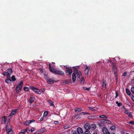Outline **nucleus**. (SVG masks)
<instances>
[{
    "instance_id": "c85d7f7f",
    "label": "nucleus",
    "mask_w": 134,
    "mask_h": 134,
    "mask_svg": "<svg viewBox=\"0 0 134 134\" xmlns=\"http://www.w3.org/2000/svg\"><path fill=\"white\" fill-rule=\"evenodd\" d=\"M30 88L25 86L24 87V90L26 92H27L30 90Z\"/></svg>"
},
{
    "instance_id": "ea45409f",
    "label": "nucleus",
    "mask_w": 134,
    "mask_h": 134,
    "mask_svg": "<svg viewBox=\"0 0 134 134\" xmlns=\"http://www.w3.org/2000/svg\"><path fill=\"white\" fill-rule=\"evenodd\" d=\"M85 134H91L90 132V131L88 130H86L84 132Z\"/></svg>"
},
{
    "instance_id": "6e6d98bb",
    "label": "nucleus",
    "mask_w": 134,
    "mask_h": 134,
    "mask_svg": "<svg viewBox=\"0 0 134 134\" xmlns=\"http://www.w3.org/2000/svg\"><path fill=\"white\" fill-rule=\"evenodd\" d=\"M44 117L43 116L42 117H41L40 119V121H43V120L44 119Z\"/></svg>"
},
{
    "instance_id": "4d7b16f0",
    "label": "nucleus",
    "mask_w": 134,
    "mask_h": 134,
    "mask_svg": "<svg viewBox=\"0 0 134 134\" xmlns=\"http://www.w3.org/2000/svg\"><path fill=\"white\" fill-rule=\"evenodd\" d=\"M114 72V75H118V73H117V71H115V72Z\"/></svg>"
},
{
    "instance_id": "6ab92c4d",
    "label": "nucleus",
    "mask_w": 134,
    "mask_h": 134,
    "mask_svg": "<svg viewBox=\"0 0 134 134\" xmlns=\"http://www.w3.org/2000/svg\"><path fill=\"white\" fill-rule=\"evenodd\" d=\"M90 129H91L92 130H94L95 129L96 127V125L95 124H93L91 125H90Z\"/></svg>"
},
{
    "instance_id": "1a4fd4ad",
    "label": "nucleus",
    "mask_w": 134,
    "mask_h": 134,
    "mask_svg": "<svg viewBox=\"0 0 134 134\" xmlns=\"http://www.w3.org/2000/svg\"><path fill=\"white\" fill-rule=\"evenodd\" d=\"M7 121V118L5 116H4L2 117L1 120L2 123L5 124Z\"/></svg>"
},
{
    "instance_id": "49530a36",
    "label": "nucleus",
    "mask_w": 134,
    "mask_h": 134,
    "mask_svg": "<svg viewBox=\"0 0 134 134\" xmlns=\"http://www.w3.org/2000/svg\"><path fill=\"white\" fill-rule=\"evenodd\" d=\"M112 67H114V66H116V63L114 62H113L112 63Z\"/></svg>"
},
{
    "instance_id": "b1692460",
    "label": "nucleus",
    "mask_w": 134,
    "mask_h": 134,
    "mask_svg": "<svg viewBox=\"0 0 134 134\" xmlns=\"http://www.w3.org/2000/svg\"><path fill=\"white\" fill-rule=\"evenodd\" d=\"M75 110L76 112H77L81 111H82V109L81 108H76L75 109Z\"/></svg>"
},
{
    "instance_id": "de8ad7c7",
    "label": "nucleus",
    "mask_w": 134,
    "mask_h": 134,
    "mask_svg": "<svg viewBox=\"0 0 134 134\" xmlns=\"http://www.w3.org/2000/svg\"><path fill=\"white\" fill-rule=\"evenodd\" d=\"M115 94L116 96L115 97V98H116L118 95V93L117 91H115Z\"/></svg>"
},
{
    "instance_id": "6e6552de",
    "label": "nucleus",
    "mask_w": 134,
    "mask_h": 134,
    "mask_svg": "<svg viewBox=\"0 0 134 134\" xmlns=\"http://www.w3.org/2000/svg\"><path fill=\"white\" fill-rule=\"evenodd\" d=\"M86 68L85 70V75H87V76L88 75V72L89 70H90V67L87 66H86Z\"/></svg>"
},
{
    "instance_id": "39448f33",
    "label": "nucleus",
    "mask_w": 134,
    "mask_h": 134,
    "mask_svg": "<svg viewBox=\"0 0 134 134\" xmlns=\"http://www.w3.org/2000/svg\"><path fill=\"white\" fill-rule=\"evenodd\" d=\"M77 131H75L73 134H84L82 129L80 127L77 128Z\"/></svg>"
},
{
    "instance_id": "338daca9",
    "label": "nucleus",
    "mask_w": 134,
    "mask_h": 134,
    "mask_svg": "<svg viewBox=\"0 0 134 134\" xmlns=\"http://www.w3.org/2000/svg\"><path fill=\"white\" fill-rule=\"evenodd\" d=\"M68 127L67 126H65L64 127V129H66Z\"/></svg>"
},
{
    "instance_id": "2f4dec72",
    "label": "nucleus",
    "mask_w": 134,
    "mask_h": 134,
    "mask_svg": "<svg viewBox=\"0 0 134 134\" xmlns=\"http://www.w3.org/2000/svg\"><path fill=\"white\" fill-rule=\"evenodd\" d=\"M99 117L100 118H105V119H107V116L104 115H100L99 116Z\"/></svg>"
},
{
    "instance_id": "412c9836",
    "label": "nucleus",
    "mask_w": 134,
    "mask_h": 134,
    "mask_svg": "<svg viewBox=\"0 0 134 134\" xmlns=\"http://www.w3.org/2000/svg\"><path fill=\"white\" fill-rule=\"evenodd\" d=\"M46 130L45 128L44 127L41 128L39 130H38V131H39V133L40 134L44 132Z\"/></svg>"
},
{
    "instance_id": "bb28decb",
    "label": "nucleus",
    "mask_w": 134,
    "mask_h": 134,
    "mask_svg": "<svg viewBox=\"0 0 134 134\" xmlns=\"http://www.w3.org/2000/svg\"><path fill=\"white\" fill-rule=\"evenodd\" d=\"M13 130L11 128H10L9 130L8 131L7 130V133L8 134H12Z\"/></svg>"
},
{
    "instance_id": "f704fd0d",
    "label": "nucleus",
    "mask_w": 134,
    "mask_h": 134,
    "mask_svg": "<svg viewBox=\"0 0 134 134\" xmlns=\"http://www.w3.org/2000/svg\"><path fill=\"white\" fill-rule=\"evenodd\" d=\"M12 81H15L16 80V79L15 78V76L14 75H13L11 77Z\"/></svg>"
},
{
    "instance_id": "13d9d810",
    "label": "nucleus",
    "mask_w": 134,
    "mask_h": 134,
    "mask_svg": "<svg viewBox=\"0 0 134 134\" xmlns=\"http://www.w3.org/2000/svg\"><path fill=\"white\" fill-rule=\"evenodd\" d=\"M77 116L76 115V114L75 115L73 116L72 117V118L73 119H74V118H75Z\"/></svg>"
},
{
    "instance_id": "c9c22d12",
    "label": "nucleus",
    "mask_w": 134,
    "mask_h": 134,
    "mask_svg": "<svg viewBox=\"0 0 134 134\" xmlns=\"http://www.w3.org/2000/svg\"><path fill=\"white\" fill-rule=\"evenodd\" d=\"M48 112L47 111H45L43 114V116L44 117H46L48 114Z\"/></svg>"
},
{
    "instance_id": "7c9ffc66",
    "label": "nucleus",
    "mask_w": 134,
    "mask_h": 134,
    "mask_svg": "<svg viewBox=\"0 0 134 134\" xmlns=\"http://www.w3.org/2000/svg\"><path fill=\"white\" fill-rule=\"evenodd\" d=\"M23 124L24 125L26 126H28L30 124L28 120L24 122L23 123Z\"/></svg>"
},
{
    "instance_id": "f3484780",
    "label": "nucleus",
    "mask_w": 134,
    "mask_h": 134,
    "mask_svg": "<svg viewBox=\"0 0 134 134\" xmlns=\"http://www.w3.org/2000/svg\"><path fill=\"white\" fill-rule=\"evenodd\" d=\"M30 89L32 90L34 92L36 93V91L37 90V88L33 86H30Z\"/></svg>"
},
{
    "instance_id": "69168bd1",
    "label": "nucleus",
    "mask_w": 134,
    "mask_h": 134,
    "mask_svg": "<svg viewBox=\"0 0 134 134\" xmlns=\"http://www.w3.org/2000/svg\"><path fill=\"white\" fill-rule=\"evenodd\" d=\"M106 120V121H108V123L110 124H111V122L110 121H109L107 120Z\"/></svg>"
},
{
    "instance_id": "f8f14e48",
    "label": "nucleus",
    "mask_w": 134,
    "mask_h": 134,
    "mask_svg": "<svg viewBox=\"0 0 134 134\" xmlns=\"http://www.w3.org/2000/svg\"><path fill=\"white\" fill-rule=\"evenodd\" d=\"M46 80L48 83L50 84H52L54 82H56L55 81L52 80L51 79H47Z\"/></svg>"
},
{
    "instance_id": "aec40b11",
    "label": "nucleus",
    "mask_w": 134,
    "mask_h": 134,
    "mask_svg": "<svg viewBox=\"0 0 134 134\" xmlns=\"http://www.w3.org/2000/svg\"><path fill=\"white\" fill-rule=\"evenodd\" d=\"M2 74L4 76H7V77L9 76L10 77V76L9 74V73L7 71H4L2 73Z\"/></svg>"
},
{
    "instance_id": "cd10ccee",
    "label": "nucleus",
    "mask_w": 134,
    "mask_h": 134,
    "mask_svg": "<svg viewBox=\"0 0 134 134\" xmlns=\"http://www.w3.org/2000/svg\"><path fill=\"white\" fill-rule=\"evenodd\" d=\"M112 70L113 72L117 71V69L116 66L112 67Z\"/></svg>"
},
{
    "instance_id": "5701e85b",
    "label": "nucleus",
    "mask_w": 134,
    "mask_h": 134,
    "mask_svg": "<svg viewBox=\"0 0 134 134\" xmlns=\"http://www.w3.org/2000/svg\"><path fill=\"white\" fill-rule=\"evenodd\" d=\"M49 71L51 72H52L53 71L54 69H55L53 68H52L51 67V65L50 63L49 64Z\"/></svg>"
},
{
    "instance_id": "680f3d73",
    "label": "nucleus",
    "mask_w": 134,
    "mask_h": 134,
    "mask_svg": "<svg viewBox=\"0 0 134 134\" xmlns=\"http://www.w3.org/2000/svg\"><path fill=\"white\" fill-rule=\"evenodd\" d=\"M45 72H44V73H43L44 77H46L47 76V75L45 73Z\"/></svg>"
},
{
    "instance_id": "e2e57ef3",
    "label": "nucleus",
    "mask_w": 134,
    "mask_h": 134,
    "mask_svg": "<svg viewBox=\"0 0 134 134\" xmlns=\"http://www.w3.org/2000/svg\"><path fill=\"white\" fill-rule=\"evenodd\" d=\"M45 91V89L44 88H42L41 89V91L43 92Z\"/></svg>"
},
{
    "instance_id": "0eeeda50",
    "label": "nucleus",
    "mask_w": 134,
    "mask_h": 134,
    "mask_svg": "<svg viewBox=\"0 0 134 134\" xmlns=\"http://www.w3.org/2000/svg\"><path fill=\"white\" fill-rule=\"evenodd\" d=\"M17 110V109H15L13 110L11 112L10 114L9 115L8 117L10 118H11L12 116L16 114Z\"/></svg>"
},
{
    "instance_id": "e433bc0d",
    "label": "nucleus",
    "mask_w": 134,
    "mask_h": 134,
    "mask_svg": "<svg viewBox=\"0 0 134 134\" xmlns=\"http://www.w3.org/2000/svg\"><path fill=\"white\" fill-rule=\"evenodd\" d=\"M84 78L83 77H82L81 79L80 83H83L85 82Z\"/></svg>"
},
{
    "instance_id": "0e129e2a",
    "label": "nucleus",
    "mask_w": 134,
    "mask_h": 134,
    "mask_svg": "<svg viewBox=\"0 0 134 134\" xmlns=\"http://www.w3.org/2000/svg\"><path fill=\"white\" fill-rule=\"evenodd\" d=\"M19 134H25V133L24 132H20Z\"/></svg>"
},
{
    "instance_id": "603ef678",
    "label": "nucleus",
    "mask_w": 134,
    "mask_h": 134,
    "mask_svg": "<svg viewBox=\"0 0 134 134\" xmlns=\"http://www.w3.org/2000/svg\"><path fill=\"white\" fill-rule=\"evenodd\" d=\"M122 103H119L117 104V105L118 106L120 107L122 105Z\"/></svg>"
},
{
    "instance_id": "a878e982",
    "label": "nucleus",
    "mask_w": 134,
    "mask_h": 134,
    "mask_svg": "<svg viewBox=\"0 0 134 134\" xmlns=\"http://www.w3.org/2000/svg\"><path fill=\"white\" fill-rule=\"evenodd\" d=\"M23 131L24 132L29 133L30 131L29 128L27 127L26 129L23 130Z\"/></svg>"
},
{
    "instance_id": "052dcab7",
    "label": "nucleus",
    "mask_w": 134,
    "mask_h": 134,
    "mask_svg": "<svg viewBox=\"0 0 134 134\" xmlns=\"http://www.w3.org/2000/svg\"><path fill=\"white\" fill-rule=\"evenodd\" d=\"M34 130V128L31 129L30 130V131L31 132L33 131Z\"/></svg>"
},
{
    "instance_id": "7ed1b4c3",
    "label": "nucleus",
    "mask_w": 134,
    "mask_h": 134,
    "mask_svg": "<svg viewBox=\"0 0 134 134\" xmlns=\"http://www.w3.org/2000/svg\"><path fill=\"white\" fill-rule=\"evenodd\" d=\"M65 68L66 69L65 72L66 74L69 76H70L72 72V70L71 69L70 67H68L66 66H64Z\"/></svg>"
},
{
    "instance_id": "423d86ee",
    "label": "nucleus",
    "mask_w": 134,
    "mask_h": 134,
    "mask_svg": "<svg viewBox=\"0 0 134 134\" xmlns=\"http://www.w3.org/2000/svg\"><path fill=\"white\" fill-rule=\"evenodd\" d=\"M90 124L88 123H86L84 124V127L85 129L87 130H90Z\"/></svg>"
},
{
    "instance_id": "3c124183",
    "label": "nucleus",
    "mask_w": 134,
    "mask_h": 134,
    "mask_svg": "<svg viewBox=\"0 0 134 134\" xmlns=\"http://www.w3.org/2000/svg\"><path fill=\"white\" fill-rule=\"evenodd\" d=\"M129 112H130L128 110H126L125 111V113L126 114H127Z\"/></svg>"
},
{
    "instance_id": "4468645a",
    "label": "nucleus",
    "mask_w": 134,
    "mask_h": 134,
    "mask_svg": "<svg viewBox=\"0 0 134 134\" xmlns=\"http://www.w3.org/2000/svg\"><path fill=\"white\" fill-rule=\"evenodd\" d=\"M35 97L33 96H31L30 98L29 103L30 104L32 103L34 100Z\"/></svg>"
},
{
    "instance_id": "864d4df0",
    "label": "nucleus",
    "mask_w": 134,
    "mask_h": 134,
    "mask_svg": "<svg viewBox=\"0 0 134 134\" xmlns=\"http://www.w3.org/2000/svg\"><path fill=\"white\" fill-rule=\"evenodd\" d=\"M58 123H59V122L58 121H54V124H58Z\"/></svg>"
},
{
    "instance_id": "f03ea898",
    "label": "nucleus",
    "mask_w": 134,
    "mask_h": 134,
    "mask_svg": "<svg viewBox=\"0 0 134 134\" xmlns=\"http://www.w3.org/2000/svg\"><path fill=\"white\" fill-rule=\"evenodd\" d=\"M23 82L21 81L18 84L16 87V92L17 93H18L20 92L23 86Z\"/></svg>"
},
{
    "instance_id": "8fccbe9b",
    "label": "nucleus",
    "mask_w": 134,
    "mask_h": 134,
    "mask_svg": "<svg viewBox=\"0 0 134 134\" xmlns=\"http://www.w3.org/2000/svg\"><path fill=\"white\" fill-rule=\"evenodd\" d=\"M118 75H115V80H116V82H117L118 81V77H117Z\"/></svg>"
},
{
    "instance_id": "2eb2a0df",
    "label": "nucleus",
    "mask_w": 134,
    "mask_h": 134,
    "mask_svg": "<svg viewBox=\"0 0 134 134\" xmlns=\"http://www.w3.org/2000/svg\"><path fill=\"white\" fill-rule=\"evenodd\" d=\"M107 85V83L105 80L104 79L103 80V83L102 87L103 88H104V89H105Z\"/></svg>"
},
{
    "instance_id": "9d476101",
    "label": "nucleus",
    "mask_w": 134,
    "mask_h": 134,
    "mask_svg": "<svg viewBox=\"0 0 134 134\" xmlns=\"http://www.w3.org/2000/svg\"><path fill=\"white\" fill-rule=\"evenodd\" d=\"M102 131L104 134H107V133L110 132L108 129L105 127H103V128Z\"/></svg>"
},
{
    "instance_id": "bf43d9fd",
    "label": "nucleus",
    "mask_w": 134,
    "mask_h": 134,
    "mask_svg": "<svg viewBox=\"0 0 134 134\" xmlns=\"http://www.w3.org/2000/svg\"><path fill=\"white\" fill-rule=\"evenodd\" d=\"M39 131H37L35 133H34V134H40Z\"/></svg>"
},
{
    "instance_id": "dca6fc26",
    "label": "nucleus",
    "mask_w": 134,
    "mask_h": 134,
    "mask_svg": "<svg viewBox=\"0 0 134 134\" xmlns=\"http://www.w3.org/2000/svg\"><path fill=\"white\" fill-rule=\"evenodd\" d=\"M89 114H90V113H88L83 112L81 113H77L76 115L77 116L80 115H82Z\"/></svg>"
},
{
    "instance_id": "a211bd4d",
    "label": "nucleus",
    "mask_w": 134,
    "mask_h": 134,
    "mask_svg": "<svg viewBox=\"0 0 134 134\" xmlns=\"http://www.w3.org/2000/svg\"><path fill=\"white\" fill-rule=\"evenodd\" d=\"M72 80L74 82L76 80V75L75 73H73L72 74Z\"/></svg>"
},
{
    "instance_id": "5fc2aeb1",
    "label": "nucleus",
    "mask_w": 134,
    "mask_h": 134,
    "mask_svg": "<svg viewBox=\"0 0 134 134\" xmlns=\"http://www.w3.org/2000/svg\"><path fill=\"white\" fill-rule=\"evenodd\" d=\"M129 123L132 125H134V122L132 121H130L129 122Z\"/></svg>"
},
{
    "instance_id": "20e7f679",
    "label": "nucleus",
    "mask_w": 134,
    "mask_h": 134,
    "mask_svg": "<svg viewBox=\"0 0 134 134\" xmlns=\"http://www.w3.org/2000/svg\"><path fill=\"white\" fill-rule=\"evenodd\" d=\"M55 75H64V72L55 69H54L53 71L52 72Z\"/></svg>"
},
{
    "instance_id": "774afa93",
    "label": "nucleus",
    "mask_w": 134,
    "mask_h": 134,
    "mask_svg": "<svg viewBox=\"0 0 134 134\" xmlns=\"http://www.w3.org/2000/svg\"><path fill=\"white\" fill-rule=\"evenodd\" d=\"M132 82L133 83H134V79H132Z\"/></svg>"
},
{
    "instance_id": "f257e3e1",
    "label": "nucleus",
    "mask_w": 134,
    "mask_h": 134,
    "mask_svg": "<svg viewBox=\"0 0 134 134\" xmlns=\"http://www.w3.org/2000/svg\"><path fill=\"white\" fill-rule=\"evenodd\" d=\"M74 68L73 70L74 73H75L76 74L77 76V79L78 80H80V76L82 75L81 72V71H78V70L77 68L75 67H73Z\"/></svg>"
},
{
    "instance_id": "9b49d317",
    "label": "nucleus",
    "mask_w": 134,
    "mask_h": 134,
    "mask_svg": "<svg viewBox=\"0 0 134 134\" xmlns=\"http://www.w3.org/2000/svg\"><path fill=\"white\" fill-rule=\"evenodd\" d=\"M10 78L9 76L7 77V79L5 80V82L7 83H10L12 81Z\"/></svg>"
},
{
    "instance_id": "4be33fe9",
    "label": "nucleus",
    "mask_w": 134,
    "mask_h": 134,
    "mask_svg": "<svg viewBox=\"0 0 134 134\" xmlns=\"http://www.w3.org/2000/svg\"><path fill=\"white\" fill-rule=\"evenodd\" d=\"M49 104L50 105V106H54V105L53 104V102L51 100H49L48 101Z\"/></svg>"
},
{
    "instance_id": "393cba45",
    "label": "nucleus",
    "mask_w": 134,
    "mask_h": 134,
    "mask_svg": "<svg viewBox=\"0 0 134 134\" xmlns=\"http://www.w3.org/2000/svg\"><path fill=\"white\" fill-rule=\"evenodd\" d=\"M126 94L129 96H131V93L130 91L127 88H126L125 89Z\"/></svg>"
},
{
    "instance_id": "c756f323",
    "label": "nucleus",
    "mask_w": 134,
    "mask_h": 134,
    "mask_svg": "<svg viewBox=\"0 0 134 134\" xmlns=\"http://www.w3.org/2000/svg\"><path fill=\"white\" fill-rule=\"evenodd\" d=\"M115 125H113L110 127V129L111 130L113 131L115 130Z\"/></svg>"
},
{
    "instance_id": "a19ab883",
    "label": "nucleus",
    "mask_w": 134,
    "mask_h": 134,
    "mask_svg": "<svg viewBox=\"0 0 134 134\" xmlns=\"http://www.w3.org/2000/svg\"><path fill=\"white\" fill-rule=\"evenodd\" d=\"M8 125H6V127H5V130L6 131V132H7V130L8 131H9V130L10 129L8 128Z\"/></svg>"
},
{
    "instance_id": "4c0bfd02",
    "label": "nucleus",
    "mask_w": 134,
    "mask_h": 134,
    "mask_svg": "<svg viewBox=\"0 0 134 134\" xmlns=\"http://www.w3.org/2000/svg\"><path fill=\"white\" fill-rule=\"evenodd\" d=\"M70 82V81L69 80H65L64 82V83L65 84H68Z\"/></svg>"
},
{
    "instance_id": "72a5a7b5",
    "label": "nucleus",
    "mask_w": 134,
    "mask_h": 134,
    "mask_svg": "<svg viewBox=\"0 0 134 134\" xmlns=\"http://www.w3.org/2000/svg\"><path fill=\"white\" fill-rule=\"evenodd\" d=\"M39 70L42 73H43L44 72H46L42 68H40L39 69Z\"/></svg>"
},
{
    "instance_id": "37998d69",
    "label": "nucleus",
    "mask_w": 134,
    "mask_h": 134,
    "mask_svg": "<svg viewBox=\"0 0 134 134\" xmlns=\"http://www.w3.org/2000/svg\"><path fill=\"white\" fill-rule=\"evenodd\" d=\"M83 89L85 90L89 91L90 90V88H87L86 87H83Z\"/></svg>"
},
{
    "instance_id": "09e8293b",
    "label": "nucleus",
    "mask_w": 134,
    "mask_h": 134,
    "mask_svg": "<svg viewBox=\"0 0 134 134\" xmlns=\"http://www.w3.org/2000/svg\"><path fill=\"white\" fill-rule=\"evenodd\" d=\"M127 115L129 117H132V114H131V113L130 112H129L127 114Z\"/></svg>"
},
{
    "instance_id": "a18cd8bd",
    "label": "nucleus",
    "mask_w": 134,
    "mask_h": 134,
    "mask_svg": "<svg viewBox=\"0 0 134 134\" xmlns=\"http://www.w3.org/2000/svg\"><path fill=\"white\" fill-rule=\"evenodd\" d=\"M127 74V72H125L123 74L122 76H126Z\"/></svg>"
},
{
    "instance_id": "58836bf2",
    "label": "nucleus",
    "mask_w": 134,
    "mask_h": 134,
    "mask_svg": "<svg viewBox=\"0 0 134 134\" xmlns=\"http://www.w3.org/2000/svg\"><path fill=\"white\" fill-rule=\"evenodd\" d=\"M131 92L133 93L134 94V87H132L131 88Z\"/></svg>"
},
{
    "instance_id": "79ce46f5",
    "label": "nucleus",
    "mask_w": 134,
    "mask_h": 134,
    "mask_svg": "<svg viewBox=\"0 0 134 134\" xmlns=\"http://www.w3.org/2000/svg\"><path fill=\"white\" fill-rule=\"evenodd\" d=\"M28 121L30 124H31L32 122H35V121L34 119H32L31 120H29Z\"/></svg>"
},
{
    "instance_id": "473e14b6",
    "label": "nucleus",
    "mask_w": 134,
    "mask_h": 134,
    "mask_svg": "<svg viewBox=\"0 0 134 134\" xmlns=\"http://www.w3.org/2000/svg\"><path fill=\"white\" fill-rule=\"evenodd\" d=\"M41 91L39 89L37 88V90L36 91V93L38 94H40L41 93Z\"/></svg>"
},
{
    "instance_id": "c03bdc74",
    "label": "nucleus",
    "mask_w": 134,
    "mask_h": 134,
    "mask_svg": "<svg viewBox=\"0 0 134 134\" xmlns=\"http://www.w3.org/2000/svg\"><path fill=\"white\" fill-rule=\"evenodd\" d=\"M130 97H131L132 100L134 102V97L132 94H131Z\"/></svg>"
},
{
    "instance_id": "ddd939ff",
    "label": "nucleus",
    "mask_w": 134,
    "mask_h": 134,
    "mask_svg": "<svg viewBox=\"0 0 134 134\" xmlns=\"http://www.w3.org/2000/svg\"><path fill=\"white\" fill-rule=\"evenodd\" d=\"M6 71H7L9 73V74L10 76L12 74L13 72V70L11 68H9L8 69L6 70Z\"/></svg>"
}]
</instances>
